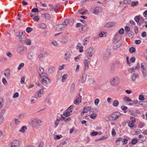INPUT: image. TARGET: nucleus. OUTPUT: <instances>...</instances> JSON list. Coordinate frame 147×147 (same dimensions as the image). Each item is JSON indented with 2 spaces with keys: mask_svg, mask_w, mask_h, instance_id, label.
I'll return each instance as SVG.
<instances>
[{
  "mask_svg": "<svg viewBox=\"0 0 147 147\" xmlns=\"http://www.w3.org/2000/svg\"><path fill=\"white\" fill-rule=\"evenodd\" d=\"M138 24L140 26V27L141 28H143L145 25L143 22H141V21H140Z\"/></svg>",
  "mask_w": 147,
  "mask_h": 147,
  "instance_id": "nucleus-39",
  "label": "nucleus"
},
{
  "mask_svg": "<svg viewBox=\"0 0 147 147\" xmlns=\"http://www.w3.org/2000/svg\"><path fill=\"white\" fill-rule=\"evenodd\" d=\"M81 98L82 97L80 96L78 97L74 102V103L75 105L78 104L80 102H81V100H81Z\"/></svg>",
  "mask_w": 147,
  "mask_h": 147,
  "instance_id": "nucleus-18",
  "label": "nucleus"
},
{
  "mask_svg": "<svg viewBox=\"0 0 147 147\" xmlns=\"http://www.w3.org/2000/svg\"><path fill=\"white\" fill-rule=\"evenodd\" d=\"M136 51V49L135 48L132 47L129 48V51L130 53H133L134 52Z\"/></svg>",
  "mask_w": 147,
  "mask_h": 147,
  "instance_id": "nucleus-42",
  "label": "nucleus"
},
{
  "mask_svg": "<svg viewBox=\"0 0 147 147\" xmlns=\"http://www.w3.org/2000/svg\"><path fill=\"white\" fill-rule=\"evenodd\" d=\"M55 68L54 67H50L49 69V74H51L53 73V72L55 71Z\"/></svg>",
  "mask_w": 147,
  "mask_h": 147,
  "instance_id": "nucleus-24",
  "label": "nucleus"
},
{
  "mask_svg": "<svg viewBox=\"0 0 147 147\" xmlns=\"http://www.w3.org/2000/svg\"><path fill=\"white\" fill-rule=\"evenodd\" d=\"M6 55L8 57L10 58H12L13 56V54L9 51H7L6 53Z\"/></svg>",
  "mask_w": 147,
  "mask_h": 147,
  "instance_id": "nucleus-35",
  "label": "nucleus"
},
{
  "mask_svg": "<svg viewBox=\"0 0 147 147\" xmlns=\"http://www.w3.org/2000/svg\"><path fill=\"white\" fill-rule=\"evenodd\" d=\"M27 127L26 126H23L21 129L19 130V131L22 133H24L25 132V130L26 129Z\"/></svg>",
  "mask_w": 147,
  "mask_h": 147,
  "instance_id": "nucleus-29",
  "label": "nucleus"
},
{
  "mask_svg": "<svg viewBox=\"0 0 147 147\" xmlns=\"http://www.w3.org/2000/svg\"><path fill=\"white\" fill-rule=\"evenodd\" d=\"M120 81V80L118 78L115 77L111 79L110 83L112 85L115 86L118 85Z\"/></svg>",
  "mask_w": 147,
  "mask_h": 147,
  "instance_id": "nucleus-5",
  "label": "nucleus"
},
{
  "mask_svg": "<svg viewBox=\"0 0 147 147\" xmlns=\"http://www.w3.org/2000/svg\"><path fill=\"white\" fill-rule=\"evenodd\" d=\"M6 73H4L5 76L6 77L9 76V70L7 69L6 70Z\"/></svg>",
  "mask_w": 147,
  "mask_h": 147,
  "instance_id": "nucleus-43",
  "label": "nucleus"
},
{
  "mask_svg": "<svg viewBox=\"0 0 147 147\" xmlns=\"http://www.w3.org/2000/svg\"><path fill=\"white\" fill-rule=\"evenodd\" d=\"M111 69L112 70H114L115 67V64L113 63H111L110 64Z\"/></svg>",
  "mask_w": 147,
  "mask_h": 147,
  "instance_id": "nucleus-28",
  "label": "nucleus"
},
{
  "mask_svg": "<svg viewBox=\"0 0 147 147\" xmlns=\"http://www.w3.org/2000/svg\"><path fill=\"white\" fill-rule=\"evenodd\" d=\"M75 84L74 83H73L71 85V87H70V92L71 93H73V92L74 91V89H75Z\"/></svg>",
  "mask_w": 147,
  "mask_h": 147,
  "instance_id": "nucleus-20",
  "label": "nucleus"
},
{
  "mask_svg": "<svg viewBox=\"0 0 147 147\" xmlns=\"http://www.w3.org/2000/svg\"><path fill=\"white\" fill-rule=\"evenodd\" d=\"M129 113L130 115H132L135 116H137L138 115L134 111H129Z\"/></svg>",
  "mask_w": 147,
  "mask_h": 147,
  "instance_id": "nucleus-38",
  "label": "nucleus"
},
{
  "mask_svg": "<svg viewBox=\"0 0 147 147\" xmlns=\"http://www.w3.org/2000/svg\"><path fill=\"white\" fill-rule=\"evenodd\" d=\"M134 68V67H132L131 68H130L128 69V71L129 73H132L133 72H134L135 71Z\"/></svg>",
  "mask_w": 147,
  "mask_h": 147,
  "instance_id": "nucleus-47",
  "label": "nucleus"
},
{
  "mask_svg": "<svg viewBox=\"0 0 147 147\" xmlns=\"http://www.w3.org/2000/svg\"><path fill=\"white\" fill-rule=\"evenodd\" d=\"M124 31L123 28L119 30V33L120 34H123L124 32Z\"/></svg>",
  "mask_w": 147,
  "mask_h": 147,
  "instance_id": "nucleus-56",
  "label": "nucleus"
},
{
  "mask_svg": "<svg viewBox=\"0 0 147 147\" xmlns=\"http://www.w3.org/2000/svg\"><path fill=\"white\" fill-rule=\"evenodd\" d=\"M107 33L104 32H101L99 34V36L100 37H105L107 36Z\"/></svg>",
  "mask_w": 147,
  "mask_h": 147,
  "instance_id": "nucleus-27",
  "label": "nucleus"
},
{
  "mask_svg": "<svg viewBox=\"0 0 147 147\" xmlns=\"http://www.w3.org/2000/svg\"><path fill=\"white\" fill-rule=\"evenodd\" d=\"M39 27L41 28L44 29L46 28L47 26L45 24L42 23L39 24Z\"/></svg>",
  "mask_w": 147,
  "mask_h": 147,
  "instance_id": "nucleus-32",
  "label": "nucleus"
},
{
  "mask_svg": "<svg viewBox=\"0 0 147 147\" xmlns=\"http://www.w3.org/2000/svg\"><path fill=\"white\" fill-rule=\"evenodd\" d=\"M43 89H41L38 92H36V94L37 95V97H35L37 99L38 98H40L42 96L41 94H43Z\"/></svg>",
  "mask_w": 147,
  "mask_h": 147,
  "instance_id": "nucleus-14",
  "label": "nucleus"
},
{
  "mask_svg": "<svg viewBox=\"0 0 147 147\" xmlns=\"http://www.w3.org/2000/svg\"><path fill=\"white\" fill-rule=\"evenodd\" d=\"M34 55V53L33 52H30L27 55L28 57L30 59H32Z\"/></svg>",
  "mask_w": 147,
  "mask_h": 147,
  "instance_id": "nucleus-19",
  "label": "nucleus"
},
{
  "mask_svg": "<svg viewBox=\"0 0 147 147\" xmlns=\"http://www.w3.org/2000/svg\"><path fill=\"white\" fill-rule=\"evenodd\" d=\"M39 16H35L33 20L37 22L39 20Z\"/></svg>",
  "mask_w": 147,
  "mask_h": 147,
  "instance_id": "nucleus-57",
  "label": "nucleus"
},
{
  "mask_svg": "<svg viewBox=\"0 0 147 147\" xmlns=\"http://www.w3.org/2000/svg\"><path fill=\"white\" fill-rule=\"evenodd\" d=\"M96 114L95 113H93L90 115V117L91 118L93 119H94L96 116Z\"/></svg>",
  "mask_w": 147,
  "mask_h": 147,
  "instance_id": "nucleus-53",
  "label": "nucleus"
},
{
  "mask_svg": "<svg viewBox=\"0 0 147 147\" xmlns=\"http://www.w3.org/2000/svg\"><path fill=\"white\" fill-rule=\"evenodd\" d=\"M63 115L64 116L67 117L69 116L70 115V113L69 111H68L67 110H66V111L65 112L63 113Z\"/></svg>",
  "mask_w": 147,
  "mask_h": 147,
  "instance_id": "nucleus-34",
  "label": "nucleus"
},
{
  "mask_svg": "<svg viewBox=\"0 0 147 147\" xmlns=\"http://www.w3.org/2000/svg\"><path fill=\"white\" fill-rule=\"evenodd\" d=\"M95 51L93 47H90L86 51V55L88 57H91Z\"/></svg>",
  "mask_w": 147,
  "mask_h": 147,
  "instance_id": "nucleus-4",
  "label": "nucleus"
},
{
  "mask_svg": "<svg viewBox=\"0 0 147 147\" xmlns=\"http://www.w3.org/2000/svg\"><path fill=\"white\" fill-rule=\"evenodd\" d=\"M51 80L47 78V79L42 80V83L44 86H46L47 84L51 82Z\"/></svg>",
  "mask_w": 147,
  "mask_h": 147,
  "instance_id": "nucleus-12",
  "label": "nucleus"
},
{
  "mask_svg": "<svg viewBox=\"0 0 147 147\" xmlns=\"http://www.w3.org/2000/svg\"><path fill=\"white\" fill-rule=\"evenodd\" d=\"M131 121H129L131 123H134L135 122V121H136L135 118L134 117H131Z\"/></svg>",
  "mask_w": 147,
  "mask_h": 147,
  "instance_id": "nucleus-63",
  "label": "nucleus"
},
{
  "mask_svg": "<svg viewBox=\"0 0 147 147\" xmlns=\"http://www.w3.org/2000/svg\"><path fill=\"white\" fill-rule=\"evenodd\" d=\"M67 38H64L62 39V40L61 41V42L63 43H65L66 42H67Z\"/></svg>",
  "mask_w": 147,
  "mask_h": 147,
  "instance_id": "nucleus-46",
  "label": "nucleus"
},
{
  "mask_svg": "<svg viewBox=\"0 0 147 147\" xmlns=\"http://www.w3.org/2000/svg\"><path fill=\"white\" fill-rule=\"evenodd\" d=\"M24 65V64L23 63H22L20 64L19 66L18 67V70H20L21 68L23 67Z\"/></svg>",
  "mask_w": 147,
  "mask_h": 147,
  "instance_id": "nucleus-45",
  "label": "nucleus"
},
{
  "mask_svg": "<svg viewBox=\"0 0 147 147\" xmlns=\"http://www.w3.org/2000/svg\"><path fill=\"white\" fill-rule=\"evenodd\" d=\"M2 82L3 83V84H5V85H7V81L5 79V78H3L2 80Z\"/></svg>",
  "mask_w": 147,
  "mask_h": 147,
  "instance_id": "nucleus-60",
  "label": "nucleus"
},
{
  "mask_svg": "<svg viewBox=\"0 0 147 147\" xmlns=\"http://www.w3.org/2000/svg\"><path fill=\"white\" fill-rule=\"evenodd\" d=\"M81 56H82V55L80 54L78 55L77 56L75 57L74 58V60H75V61L76 62L78 61V60L79 59L80 57Z\"/></svg>",
  "mask_w": 147,
  "mask_h": 147,
  "instance_id": "nucleus-48",
  "label": "nucleus"
},
{
  "mask_svg": "<svg viewBox=\"0 0 147 147\" xmlns=\"http://www.w3.org/2000/svg\"><path fill=\"white\" fill-rule=\"evenodd\" d=\"M65 25L62 24H59L56 26V29L57 31L63 30L65 28Z\"/></svg>",
  "mask_w": 147,
  "mask_h": 147,
  "instance_id": "nucleus-10",
  "label": "nucleus"
},
{
  "mask_svg": "<svg viewBox=\"0 0 147 147\" xmlns=\"http://www.w3.org/2000/svg\"><path fill=\"white\" fill-rule=\"evenodd\" d=\"M119 36V34L118 33H116L115 36V40L113 47V49L115 51L116 50L119 48L122 44L121 41L119 39L117 40H116L117 37Z\"/></svg>",
  "mask_w": 147,
  "mask_h": 147,
  "instance_id": "nucleus-2",
  "label": "nucleus"
},
{
  "mask_svg": "<svg viewBox=\"0 0 147 147\" xmlns=\"http://www.w3.org/2000/svg\"><path fill=\"white\" fill-rule=\"evenodd\" d=\"M112 135L113 136H114L116 134L115 131L114 129H113L111 132Z\"/></svg>",
  "mask_w": 147,
  "mask_h": 147,
  "instance_id": "nucleus-55",
  "label": "nucleus"
},
{
  "mask_svg": "<svg viewBox=\"0 0 147 147\" xmlns=\"http://www.w3.org/2000/svg\"><path fill=\"white\" fill-rule=\"evenodd\" d=\"M24 43H25L26 45H31V41L29 39L26 38L25 41V42Z\"/></svg>",
  "mask_w": 147,
  "mask_h": 147,
  "instance_id": "nucleus-21",
  "label": "nucleus"
},
{
  "mask_svg": "<svg viewBox=\"0 0 147 147\" xmlns=\"http://www.w3.org/2000/svg\"><path fill=\"white\" fill-rule=\"evenodd\" d=\"M91 61V59L88 57L85 58L84 61V66L85 68V70L86 71L87 70L89 67L88 63Z\"/></svg>",
  "mask_w": 147,
  "mask_h": 147,
  "instance_id": "nucleus-6",
  "label": "nucleus"
},
{
  "mask_svg": "<svg viewBox=\"0 0 147 147\" xmlns=\"http://www.w3.org/2000/svg\"><path fill=\"white\" fill-rule=\"evenodd\" d=\"M32 30V29L29 27H27L26 29V32L28 33H29L31 32Z\"/></svg>",
  "mask_w": 147,
  "mask_h": 147,
  "instance_id": "nucleus-49",
  "label": "nucleus"
},
{
  "mask_svg": "<svg viewBox=\"0 0 147 147\" xmlns=\"http://www.w3.org/2000/svg\"><path fill=\"white\" fill-rule=\"evenodd\" d=\"M65 56H67L66 57H65V59L66 60L68 59L71 56L70 53L69 52H67L65 54Z\"/></svg>",
  "mask_w": 147,
  "mask_h": 147,
  "instance_id": "nucleus-37",
  "label": "nucleus"
},
{
  "mask_svg": "<svg viewBox=\"0 0 147 147\" xmlns=\"http://www.w3.org/2000/svg\"><path fill=\"white\" fill-rule=\"evenodd\" d=\"M138 5V1H132L131 3V6L132 7L137 6Z\"/></svg>",
  "mask_w": 147,
  "mask_h": 147,
  "instance_id": "nucleus-30",
  "label": "nucleus"
},
{
  "mask_svg": "<svg viewBox=\"0 0 147 147\" xmlns=\"http://www.w3.org/2000/svg\"><path fill=\"white\" fill-rule=\"evenodd\" d=\"M86 74H83L82 76L81 82L82 83H83L86 81Z\"/></svg>",
  "mask_w": 147,
  "mask_h": 147,
  "instance_id": "nucleus-23",
  "label": "nucleus"
},
{
  "mask_svg": "<svg viewBox=\"0 0 147 147\" xmlns=\"http://www.w3.org/2000/svg\"><path fill=\"white\" fill-rule=\"evenodd\" d=\"M42 16L46 20H49L51 18V16L50 14L47 13H46L43 14L42 15Z\"/></svg>",
  "mask_w": 147,
  "mask_h": 147,
  "instance_id": "nucleus-16",
  "label": "nucleus"
},
{
  "mask_svg": "<svg viewBox=\"0 0 147 147\" xmlns=\"http://www.w3.org/2000/svg\"><path fill=\"white\" fill-rule=\"evenodd\" d=\"M138 77V75H136L135 74L133 73V75L132 76V79L133 81L136 80V78Z\"/></svg>",
  "mask_w": 147,
  "mask_h": 147,
  "instance_id": "nucleus-33",
  "label": "nucleus"
},
{
  "mask_svg": "<svg viewBox=\"0 0 147 147\" xmlns=\"http://www.w3.org/2000/svg\"><path fill=\"white\" fill-rule=\"evenodd\" d=\"M134 68L135 70L138 69L140 68V64L138 63L136 65V66L135 67H134Z\"/></svg>",
  "mask_w": 147,
  "mask_h": 147,
  "instance_id": "nucleus-59",
  "label": "nucleus"
},
{
  "mask_svg": "<svg viewBox=\"0 0 147 147\" xmlns=\"http://www.w3.org/2000/svg\"><path fill=\"white\" fill-rule=\"evenodd\" d=\"M11 147H20L19 141L17 140H15L11 142Z\"/></svg>",
  "mask_w": 147,
  "mask_h": 147,
  "instance_id": "nucleus-8",
  "label": "nucleus"
},
{
  "mask_svg": "<svg viewBox=\"0 0 147 147\" xmlns=\"http://www.w3.org/2000/svg\"><path fill=\"white\" fill-rule=\"evenodd\" d=\"M116 23L115 22H109L105 25V26L106 28H109L111 26H115Z\"/></svg>",
  "mask_w": 147,
  "mask_h": 147,
  "instance_id": "nucleus-13",
  "label": "nucleus"
},
{
  "mask_svg": "<svg viewBox=\"0 0 147 147\" xmlns=\"http://www.w3.org/2000/svg\"><path fill=\"white\" fill-rule=\"evenodd\" d=\"M105 54L106 57H108V56L111 55V52L109 49H107L105 52Z\"/></svg>",
  "mask_w": 147,
  "mask_h": 147,
  "instance_id": "nucleus-26",
  "label": "nucleus"
},
{
  "mask_svg": "<svg viewBox=\"0 0 147 147\" xmlns=\"http://www.w3.org/2000/svg\"><path fill=\"white\" fill-rule=\"evenodd\" d=\"M24 47L20 46L18 49V51L20 53V54H22L23 53V51L24 49Z\"/></svg>",
  "mask_w": 147,
  "mask_h": 147,
  "instance_id": "nucleus-17",
  "label": "nucleus"
},
{
  "mask_svg": "<svg viewBox=\"0 0 147 147\" xmlns=\"http://www.w3.org/2000/svg\"><path fill=\"white\" fill-rule=\"evenodd\" d=\"M25 76H23L22 77L21 80L20 82L22 84H24V83L25 79Z\"/></svg>",
  "mask_w": 147,
  "mask_h": 147,
  "instance_id": "nucleus-62",
  "label": "nucleus"
},
{
  "mask_svg": "<svg viewBox=\"0 0 147 147\" xmlns=\"http://www.w3.org/2000/svg\"><path fill=\"white\" fill-rule=\"evenodd\" d=\"M38 12V9L36 8H34L31 10L32 12L37 13Z\"/></svg>",
  "mask_w": 147,
  "mask_h": 147,
  "instance_id": "nucleus-51",
  "label": "nucleus"
},
{
  "mask_svg": "<svg viewBox=\"0 0 147 147\" xmlns=\"http://www.w3.org/2000/svg\"><path fill=\"white\" fill-rule=\"evenodd\" d=\"M39 69V71H38L39 74H40V73L41 74L42 73H44L43 72L44 71V69L42 67H40Z\"/></svg>",
  "mask_w": 147,
  "mask_h": 147,
  "instance_id": "nucleus-50",
  "label": "nucleus"
},
{
  "mask_svg": "<svg viewBox=\"0 0 147 147\" xmlns=\"http://www.w3.org/2000/svg\"><path fill=\"white\" fill-rule=\"evenodd\" d=\"M67 76V74H64L62 77V81L63 82H64L65 81L67 78L66 76Z\"/></svg>",
  "mask_w": 147,
  "mask_h": 147,
  "instance_id": "nucleus-31",
  "label": "nucleus"
},
{
  "mask_svg": "<svg viewBox=\"0 0 147 147\" xmlns=\"http://www.w3.org/2000/svg\"><path fill=\"white\" fill-rule=\"evenodd\" d=\"M126 33L127 34V35L128 36H129V37H130V36H133V34H134L133 32L131 31H129L127 32Z\"/></svg>",
  "mask_w": 147,
  "mask_h": 147,
  "instance_id": "nucleus-36",
  "label": "nucleus"
},
{
  "mask_svg": "<svg viewBox=\"0 0 147 147\" xmlns=\"http://www.w3.org/2000/svg\"><path fill=\"white\" fill-rule=\"evenodd\" d=\"M134 20L137 22H138L140 20L139 16H136L134 18Z\"/></svg>",
  "mask_w": 147,
  "mask_h": 147,
  "instance_id": "nucleus-40",
  "label": "nucleus"
},
{
  "mask_svg": "<svg viewBox=\"0 0 147 147\" xmlns=\"http://www.w3.org/2000/svg\"><path fill=\"white\" fill-rule=\"evenodd\" d=\"M42 121L38 118L32 119L31 120L30 123L32 127L37 129L41 125Z\"/></svg>",
  "mask_w": 147,
  "mask_h": 147,
  "instance_id": "nucleus-1",
  "label": "nucleus"
},
{
  "mask_svg": "<svg viewBox=\"0 0 147 147\" xmlns=\"http://www.w3.org/2000/svg\"><path fill=\"white\" fill-rule=\"evenodd\" d=\"M73 20H70L68 19H65L64 22L62 24L63 25H65L64 26L65 27L68 24H70V25H72L74 23V21Z\"/></svg>",
  "mask_w": 147,
  "mask_h": 147,
  "instance_id": "nucleus-9",
  "label": "nucleus"
},
{
  "mask_svg": "<svg viewBox=\"0 0 147 147\" xmlns=\"http://www.w3.org/2000/svg\"><path fill=\"white\" fill-rule=\"evenodd\" d=\"M134 30L135 33L137 34L138 32V27L137 26H134Z\"/></svg>",
  "mask_w": 147,
  "mask_h": 147,
  "instance_id": "nucleus-54",
  "label": "nucleus"
},
{
  "mask_svg": "<svg viewBox=\"0 0 147 147\" xmlns=\"http://www.w3.org/2000/svg\"><path fill=\"white\" fill-rule=\"evenodd\" d=\"M40 77L42 80H43L44 79H47V75L46 73H40L39 74Z\"/></svg>",
  "mask_w": 147,
  "mask_h": 147,
  "instance_id": "nucleus-15",
  "label": "nucleus"
},
{
  "mask_svg": "<svg viewBox=\"0 0 147 147\" xmlns=\"http://www.w3.org/2000/svg\"><path fill=\"white\" fill-rule=\"evenodd\" d=\"M20 41L22 43H24L25 42V41L26 38V36L23 34V32H22L21 34L19 37Z\"/></svg>",
  "mask_w": 147,
  "mask_h": 147,
  "instance_id": "nucleus-11",
  "label": "nucleus"
},
{
  "mask_svg": "<svg viewBox=\"0 0 147 147\" xmlns=\"http://www.w3.org/2000/svg\"><path fill=\"white\" fill-rule=\"evenodd\" d=\"M142 71L144 77H145L147 75V72L145 70H141Z\"/></svg>",
  "mask_w": 147,
  "mask_h": 147,
  "instance_id": "nucleus-58",
  "label": "nucleus"
},
{
  "mask_svg": "<svg viewBox=\"0 0 147 147\" xmlns=\"http://www.w3.org/2000/svg\"><path fill=\"white\" fill-rule=\"evenodd\" d=\"M131 143L132 144H136L138 142L137 140L136 139H134L132 140Z\"/></svg>",
  "mask_w": 147,
  "mask_h": 147,
  "instance_id": "nucleus-44",
  "label": "nucleus"
},
{
  "mask_svg": "<svg viewBox=\"0 0 147 147\" xmlns=\"http://www.w3.org/2000/svg\"><path fill=\"white\" fill-rule=\"evenodd\" d=\"M131 2L130 0H124L123 3L124 4H129Z\"/></svg>",
  "mask_w": 147,
  "mask_h": 147,
  "instance_id": "nucleus-52",
  "label": "nucleus"
},
{
  "mask_svg": "<svg viewBox=\"0 0 147 147\" xmlns=\"http://www.w3.org/2000/svg\"><path fill=\"white\" fill-rule=\"evenodd\" d=\"M92 13L93 14L96 15L98 14L99 13H100L102 10V8L99 7H97L94 8L92 9Z\"/></svg>",
  "mask_w": 147,
  "mask_h": 147,
  "instance_id": "nucleus-7",
  "label": "nucleus"
},
{
  "mask_svg": "<svg viewBox=\"0 0 147 147\" xmlns=\"http://www.w3.org/2000/svg\"><path fill=\"white\" fill-rule=\"evenodd\" d=\"M6 110L5 109L2 110L0 113V115L2 116L4 114Z\"/></svg>",
  "mask_w": 147,
  "mask_h": 147,
  "instance_id": "nucleus-61",
  "label": "nucleus"
},
{
  "mask_svg": "<svg viewBox=\"0 0 147 147\" xmlns=\"http://www.w3.org/2000/svg\"><path fill=\"white\" fill-rule=\"evenodd\" d=\"M119 104V102L116 100H114L113 102V105L115 107H117Z\"/></svg>",
  "mask_w": 147,
  "mask_h": 147,
  "instance_id": "nucleus-25",
  "label": "nucleus"
},
{
  "mask_svg": "<svg viewBox=\"0 0 147 147\" xmlns=\"http://www.w3.org/2000/svg\"><path fill=\"white\" fill-rule=\"evenodd\" d=\"M141 68H142V70H145L146 68V65L145 63H142L141 64Z\"/></svg>",
  "mask_w": 147,
  "mask_h": 147,
  "instance_id": "nucleus-41",
  "label": "nucleus"
},
{
  "mask_svg": "<svg viewBox=\"0 0 147 147\" xmlns=\"http://www.w3.org/2000/svg\"><path fill=\"white\" fill-rule=\"evenodd\" d=\"M121 114L119 112H115L111 114L109 117V119L111 121L115 120L119 118Z\"/></svg>",
  "mask_w": 147,
  "mask_h": 147,
  "instance_id": "nucleus-3",
  "label": "nucleus"
},
{
  "mask_svg": "<svg viewBox=\"0 0 147 147\" xmlns=\"http://www.w3.org/2000/svg\"><path fill=\"white\" fill-rule=\"evenodd\" d=\"M123 139L122 138L119 137L117 139L116 141V144L117 145H119L120 143V142L122 141Z\"/></svg>",
  "mask_w": 147,
  "mask_h": 147,
  "instance_id": "nucleus-22",
  "label": "nucleus"
},
{
  "mask_svg": "<svg viewBox=\"0 0 147 147\" xmlns=\"http://www.w3.org/2000/svg\"><path fill=\"white\" fill-rule=\"evenodd\" d=\"M134 123H131L130 121H129V122L128 123V126L130 127H134Z\"/></svg>",
  "mask_w": 147,
  "mask_h": 147,
  "instance_id": "nucleus-64",
  "label": "nucleus"
}]
</instances>
